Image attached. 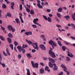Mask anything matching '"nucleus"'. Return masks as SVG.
Instances as JSON below:
<instances>
[{
  "label": "nucleus",
  "instance_id": "obj_1",
  "mask_svg": "<svg viewBox=\"0 0 75 75\" xmlns=\"http://www.w3.org/2000/svg\"><path fill=\"white\" fill-rule=\"evenodd\" d=\"M48 43L49 44H50L52 46V47L53 49H54V46L55 47H57V44L55 42L53 41L52 40H50L48 42Z\"/></svg>",
  "mask_w": 75,
  "mask_h": 75
},
{
  "label": "nucleus",
  "instance_id": "obj_2",
  "mask_svg": "<svg viewBox=\"0 0 75 75\" xmlns=\"http://www.w3.org/2000/svg\"><path fill=\"white\" fill-rule=\"evenodd\" d=\"M49 54L52 58H55L56 57V56H55V54L52 51L50 50L49 52Z\"/></svg>",
  "mask_w": 75,
  "mask_h": 75
},
{
  "label": "nucleus",
  "instance_id": "obj_3",
  "mask_svg": "<svg viewBox=\"0 0 75 75\" xmlns=\"http://www.w3.org/2000/svg\"><path fill=\"white\" fill-rule=\"evenodd\" d=\"M38 21V18H35L34 19V20L33 21V23L35 24L36 25H37L38 26H40V27H41V25L40 24L38 23H37V21Z\"/></svg>",
  "mask_w": 75,
  "mask_h": 75
},
{
  "label": "nucleus",
  "instance_id": "obj_4",
  "mask_svg": "<svg viewBox=\"0 0 75 75\" xmlns=\"http://www.w3.org/2000/svg\"><path fill=\"white\" fill-rule=\"evenodd\" d=\"M33 46L34 49H36L37 50H38V43L36 42L33 43Z\"/></svg>",
  "mask_w": 75,
  "mask_h": 75
},
{
  "label": "nucleus",
  "instance_id": "obj_5",
  "mask_svg": "<svg viewBox=\"0 0 75 75\" xmlns=\"http://www.w3.org/2000/svg\"><path fill=\"white\" fill-rule=\"evenodd\" d=\"M41 4L42 6L41 5V4H40L38 3L37 6L40 8H42V7H43V5H44V3H43V2H41Z\"/></svg>",
  "mask_w": 75,
  "mask_h": 75
},
{
  "label": "nucleus",
  "instance_id": "obj_6",
  "mask_svg": "<svg viewBox=\"0 0 75 75\" xmlns=\"http://www.w3.org/2000/svg\"><path fill=\"white\" fill-rule=\"evenodd\" d=\"M67 52L68 53L67 55L69 57H70L71 58H72L74 57V55H73L72 53H70V52L69 51H68Z\"/></svg>",
  "mask_w": 75,
  "mask_h": 75
},
{
  "label": "nucleus",
  "instance_id": "obj_7",
  "mask_svg": "<svg viewBox=\"0 0 75 75\" xmlns=\"http://www.w3.org/2000/svg\"><path fill=\"white\" fill-rule=\"evenodd\" d=\"M40 48L43 50H45V47L44 46V45H40Z\"/></svg>",
  "mask_w": 75,
  "mask_h": 75
},
{
  "label": "nucleus",
  "instance_id": "obj_8",
  "mask_svg": "<svg viewBox=\"0 0 75 75\" xmlns=\"http://www.w3.org/2000/svg\"><path fill=\"white\" fill-rule=\"evenodd\" d=\"M39 72L40 74H43L44 73V69L43 68H41L39 71Z\"/></svg>",
  "mask_w": 75,
  "mask_h": 75
},
{
  "label": "nucleus",
  "instance_id": "obj_9",
  "mask_svg": "<svg viewBox=\"0 0 75 75\" xmlns=\"http://www.w3.org/2000/svg\"><path fill=\"white\" fill-rule=\"evenodd\" d=\"M48 60L49 61H50V62H51L52 63H55V60L50 58V57H48Z\"/></svg>",
  "mask_w": 75,
  "mask_h": 75
},
{
  "label": "nucleus",
  "instance_id": "obj_10",
  "mask_svg": "<svg viewBox=\"0 0 75 75\" xmlns=\"http://www.w3.org/2000/svg\"><path fill=\"white\" fill-rule=\"evenodd\" d=\"M53 65L54 66L53 69V71H57L58 69V67L56 66L55 64H53Z\"/></svg>",
  "mask_w": 75,
  "mask_h": 75
},
{
  "label": "nucleus",
  "instance_id": "obj_11",
  "mask_svg": "<svg viewBox=\"0 0 75 75\" xmlns=\"http://www.w3.org/2000/svg\"><path fill=\"white\" fill-rule=\"evenodd\" d=\"M12 28L13 26L11 25H8L7 26V28L9 31H11Z\"/></svg>",
  "mask_w": 75,
  "mask_h": 75
},
{
  "label": "nucleus",
  "instance_id": "obj_12",
  "mask_svg": "<svg viewBox=\"0 0 75 75\" xmlns=\"http://www.w3.org/2000/svg\"><path fill=\"white\" fill-rule=\"evenodd\" d=\"M11 8L12 9V10H14V2H12L11 3Z\"/></svg>",
  "mask_w": 75,
  "mask_h": 75
},
{
  "label": "nucleus",
  "instance_id": "obj_13",
  "mask_svg": "<svg viewBox=\"0 0 75 75\" xmlns=\"http://www.w3.org/2000/svg\"><path fill=\"white\" fill-rule=\"evenodd\" d=\"M25 34L27 35H32V32H26L25 33Z\"/></svg>",
  "mask_w": 75,
  "mask_h": 75
},
{
  "label": "nucleus",
  "instance_id": "obj_14",
  "mask_svg": "<svg viewBox=\"0 0 75 75\" xmlns=\"http://www.w3.org/2000/svg\"><path fill=\"white\" fill-rule=\"evenodd\" d=\"M26 56L28 57H29V58H32V55H31L30 53H27L26 54Z\"/></svg>",
  "mask_w": 75,
  "mask_h": 75
},
{
  "label": "nucleus",
  "instance_id": "obj_15",
  "mask_svg": "<svg viewBox=\"0 0 75 75\" xmlns=\"http://www.w3.org/2000/svg\"><path fill=\"white\" fill-rule=\"evenodd\" d=\"M49 66L50 68H53V64L50 62H49Z\"/></svg>",
  "mask_w": 75,
  "mask_h": 75
},
{
  "label": "nucleus",
  "instance_id": "obj_16",
  "mask_svg": "<svg viewBox=\"0 0 75 75\" xmlns=\"http://www.w3.org/2000/svg\"><path fill=\"white\" fill-rule=\"evenodd\" d=\"M47 21L49 23H51L52 22V20H51V18L50 17H48L47 19Z\"/></svg>",
  "mask_w": 75,
  "mask_h": 75
},
{
  "label": "nucleus",
  "instance_id": "obj_17",
  "mask_svg": "<svg viewBox=\"0 0 75 75\" xmlns=\"http://www.w3.org/2000/svg\"><path fill=\"white\" fill-rule=\"evenodd\" d=\"M6 52L7 54L9 55H10V51L8 48L6 49Z\"/></svg>",
  "mask_w": 75,
  "mask_h": 75
},
{
  "label": "nucleus",
  "instance_id": "obj_18",
  "mask_svg": "<svg viewBox=\"0 0 75 75\" xmlns=\"http://www.w3.org/2000/svg\"><path fill=\"white\" fill-rule=\"evenodd\" d=\"M49 67H48L46 66L45 68V71H47L48 72H50V70L48 69Z\"/></svg>",
  "mask_w": 75,
  "mask_h": 75
},
{
  "label": "nucleus",
  "instance_id": "obj_19",
  "mask_svg": "<svg viewBox=\"0 0 75 75\" xmlns=\"http://www.w3.org/2000/svg\"><path fill=\"white\" fill-rule=\"evenodd\" d=\"M7 40L9 44H11V38H7Z\"/></svg>",
  "mask_w": 75,
  "mask_h": 75
},
{
  "label": "nucleus",
  "instance_id": "obj_20",
  "mask_svg": "<svg viewBox=\"0 0 75 75\" xmlns=\"http://www.w3.org/2000/svg\"><path fill=\"white\" fill-rule=\"evenodd\" d=\"M72 17L73 20L75 21V13H74L73 14H72Z\"/></svg>",
  "mask_w": 75,
  "mask_h": 75
},
{
  "label": "nucleus",
  "instance_id": "obj_21",
  "mask_svg": "<svg viewBox=\"0 0 75 75\" xmlns=\"http://www.w3.org/2000/svg\"><path fill=\"white\" fill-rule=\"evenodd\" d=\"M64 18H66V19L67 20V21H68L69 20V16H64Z\"/></svg>",
  "mask_w": 75,
  "mask_h": 75
},
{
  "label": "nucleus",
  "instance_id": "obj_22",
  "mask_svg": "<svg viewBox=\"0 0 75 75\" xmlns=\"http://www.w3.org/2000/svg\"><path fill=\"white\" fill-rule=\"evenodd\" d=\"M26 42H27L28 43V44H29L30 45V44H32V42H31L30 40H28L27 39L26 40Z\"/></svg>",
  "mask_w": 75,
  "mask_h": 75
},
{
  "label": "nucleus",
  "instance_id": "obj_23",
  "mask_svg": "<svg viewBox=\"0 0 75 75\" xmlns=\"http://www.w3.org/2000/svg\"><path fill=\"white\" fill-rule=\"evenodd\" d=\"M71 26L73 30H75V25L73 23L71 24Z\"/></svg>",
  "mask_w": 75,
  "mask_h": 75
},
{
  "label": "nucleus",
  "instance_id": "obj_24",
  "mask_svg": "<svg viewBox=\"0 0 75 75\" xmlns=\"http://www.w3.org/2000/svg\"><path fill=\"white\" fill-rule=\"evenodd\" d=\"M31 64H32V65L33 68H35V65H34V62L33 61H31Z\"/></svg>",
  "mask_w": 75,
  "mask_h": 75
},
{
  "label": "nucleus",
  "instance_id": "obj_25",
  "mask_svg": "<svg viewBox=\"0 0 75 75\" xmlns=\"http://www.w3.org/2000/svg\"><path fill=\"white\" fill-rule=\"evenodd\" d=\"M62 8L61 7H59V8L58 9V12H60V13H61V12L62 11Z\"/></svg>",
  "mask_w": 75,
  "mask_h": 75
},
{
  "label": "nucleus",
  "instance_id": "obj_26",
  "mask_svg": "<svg viewBox=\"0 0 75 75\" xmlns=\"http://www.w3.org/2000/svg\"><path fill=\"white\" fill-rule=\"evenodd\" d=\"M0 39L2 40V41H5V39L2 36H0Z\"/></svg>",
  "mask_w": 75,
  "mask_h": 75
},
{
  "label": "nucleus",
  "instance_id": "obj_27",
  "mask_svg": "<svg viewBox=\"0 0 75 75\" xmlns=\"http://www.w3.org/2000/svg\"><path fill=\"white\" fill-rule=\"evenodd\" d=\"M8 36L9 37H10V38H13V35H12V34L11 33H9L8 35Z\"/></svg>",
  "mask_w": 75,
  "mask_h": 75
},
{
  "label": "nucleus",
  "instance_id": "obj_28",
  "mask_svg": "<svg viewBox=\"0 0 75 75\" xmlns=\"http://www.w3.org/2000/svg\"><path fill=\"white\" fill-rule=\"evenodd\" d=\"M61 67L62 68H63V69H67V68L64 65L62 64H61Z\"/></svg>",
  "mask_w": 75,
  "mask_h": 75
},
{
  "label": "nucleus",
  "instance_id": "obj_29",
  "mask_svg": "<svg viewBox=\"0 0 75 75\" xmlns=\"http://www.w3.org/2000/svg\"><path fill=\"white\" fill-rule=\"evenodd\" d=\"M19 18L21 20V22L22 23H24V21H23V18H22V17H21V16H19Z\"/></svg>",
  "mask_w": 75,
  "mask_h": 75
},
{
  "label": "nucleus",
  "instance_id": "obj_30",
  "mask_svg": "<svg viewBox=\"0 0 75 75\" xmlns=\"http://www.w3.org/2000/svg\"><path fill=\"white\" fill-rule=\"evenodd\" d=\"M42 16L46 20V21H47V19H48V18H47V17L45 15H42Z\"/></svg>",
  "mask_w": 75,
  "mask_h": 75
},
{
  "label": "nucleus",
  "instance_id": "obj_31",
  "mask_svg": "<svg viewBox=\"0 0 75 75\" xmlns=\"http://www.w3.org/2000/svg\"><path fill=\"white\" fill-rule=\"evenodd\" d=\"M57 17H59V18H61V14H60L59 13H57Z\"/></svg>",
  "mask_w": 75,
  "mask_h": 75
},
{
  "label": "nucleus",
  "instance_id": "obj_32",
  "mask_svg": "<svg viewBox=\"0 0 75 75\" xmlns=\"http://www.w3.org/2000/svg\"><path fill=\"white\" fill-rule=\"evenodd\" d=\"M10 48H11L12 50H13V45L12 44L9 45Z\"/></svg>",
  "mask_w": 75,
  "mask_h": 75
},
{
  "label": "nucleus",
  "instance_id": "obj_33",
  "mask_svg": "<svg viewBox=\"0 0 75 75\" xmlns=\"http://www.w3.org/2000/svg\"><path fill=\"white\" fill-rule=\"evenodd\" d=\"M14 44L15 46H16L18 45V42H17L15 41L14 42Z\"/></svg>",
  "mask_w": 75,
  "mask_h": 75
},
{
  "label": "nucleus",
  "instance_id": "obj_34",
  "mask_svg": "<svg viewBox=\"0 0 75 75\" xmlns=\"http://www.w3.org/2000/svg\"><path fill=\"white\" fill-rule=\"evenodd\" d=\"M34 14V11L33 10H31L30 11V14Z\"/></svg>",
  "mask_w": 75,
  "mask_h": 75
},
{
  "label": "nucleus",
  "instance_id": "obj_35",
  "mask_svg": "<svg viewBox=\"0 0 75 75\" xmlns=\"http://www.w3.org/2000/svg\"><path fill=\"white\" fill-rule=\"evenodd\" d=\"M11 30L13 33H14V32L16 31V29H15L13 27L11 29Z\"/></svg>",
  "mask_w": 75,
  "mask_h": 75
},
{
  "label": "nucleus",
  "instance_id": "obj_36",
  "mask_svg": "<svg viewBox=\"0 0 75 75\" xmlns=\"http://www.w3.org/2000/svg\"><path fill=\"white\" fill-rule=\"evenodd\" d=\"M2 61V57L1 54H0V64H1V61Z\"/></svg>",
  "mask_w": 75,
  "mask_h": 75
},
{
  "label": "nucleus",
  "instance_id": "obj_37",
  "mask_svg": "<svg viewBox=\"0 0 75 75\" xmlns=\"http://www.w3.org/2000/svg\"><path fill=\"white\" fill-rule=\"evenodd\" d=\"M67 49V48H66V47L65 46H63L62 47V50L63 51H65V50Z\"/></svg>",
  "mask_w": 75,
  "mask_h": 75
},
{
  "label": "nucleus",
  "instance_id": "obj_38",
  "mask_svg": "<svg viewBox=\"0 0 75 75\" xmlns=\"http://www.w3.org/2000/svg\"><path fill=\"white\" fill-rule=\"evenodd\" d=\"M66 58L67 61H70L71 60V59H70V58L69 57H66Z\"/></svg>",
  "mask_w": 75,
  "mask_h": 75
},
{
  "label": "nucleus",
  "instance_id": "obj_39",
  "mask_svg": "<svg viewBox=\"0 0 75 75\" xmlns=\"http://www.w3.org/2000/svg\"><path fill=\"white\" fill-rule=\"evenodd\" d=\"M2 7L3 8H6V5L5 4H3Z\"/></svg>",
  "mask_w": 75,
  "mask_h": 75
},
{
  "label": "nucleus",
  "instance_id": "obj_40",
  "mask_svg": "<svg viewBox=\"0 0 75 75\" xmlns=\"http://www.w3.org/2000/svg\"><path fill=\"white\" fill-rule=\"evenodd\" d=\"M57 43L59 45V46H60L61 47V46H62V44H61V42L60 41H58Z\"/></svg>",
  "mask_w": 75,
  "mask_h": 75
},
{
  "label": "nucleus",
  "instance_id": "obj_41",
  "mask_svg": "<svg viewBox=\"0 0 75 75\" xmlns=\"http://www.w3.org/2000/svg\"><path fill=\"white\" fill-rule=\"evenodd\" d=\"M35 67H36L37 68H38V63H35Z\"/></svg>",
  "mask_w": 75,
  "mask_h": 75
},
{
  "label": "nucleus",
  "instance_id": "obj_42",
  "mask_svg": "<svg viewBox=\"0 0 75 75\" xmlns=\"http://www.w3.org/2000/svg\"><path fill=\"white\" fill-rule=\"evenodd\" d=\"M15 20H16V23L17 24H18V23H20V21H18V18L16 19Z\"/></svg>",
  "mask_w": 75,
  "mask_h": 75
},
{
  "label": "nucleus",
  "instance_id": "obj_43",
  "mask_svg": "<svg viewBox=\"0 0 75 75\" xmlns=\"http://www.w3.org/2000/svg\"><path fill=\"white\" fill-rule=\"evenodd\" d=\"M26 70L27 71V75L28 74H31L30 72V70H29V69H26Z\"/></svg>",
  "mask_w": 75,
  "mask_h": 75
},
{
  "label": "nucleus",
  "instance_id": "obj_44",
  "mask_svg": "<svg viewBox=\"0 0 75 75\" xmlns=\"http://www.w3.org/2000/svg\"><path fill=\"white\" fill-rule=\"evenodd\" d=\"M22 5H21L19 6V8L20 10H21L23 9V6Z\"/></svg>",
  "mask_w": 75,
  "mask_h": 75
},
{
  "label": "nucleus",
  "instance_id": "obj_45",
  "mask_svg": "<svg viewBox=\"0 0 75 75\" xmlns=\"http://www.w3.org/2000/svg\"><path fill=\"white\" fill-rule=\"evenodd\" d=\"M7 15L8 17H11V15L10 13H8L7 14Z\"/></svg>",
  "mask_w": 75,
  "mask_h": 75
},
{
  "label": "nucleus",
  "instance_id": "obj_46",
  "mask_svg": "<svg viewBox=\"0 0 75 75\" xmlns=\"http://www.w3.org/2000/svg\"><path fill=\"white\" fill-rule=\"evenodd\" d=\"M26 11H27V12H28V13H29V12L30 11V10L28 9V8H26Z\"/></svg>",
  "mask_w": 75,
  "mask_h": 75
},
{
  "label": "nucleus",
  "instance_id": "obj_47",
  "mask_svg": "<svg viewBox=\"0 0 75 75\" xmlns=\"http://www.w3.org/2000/svg\"><path fill=\"white\" fill-rule=\"evenodd\" d=\"M64 44H66L67 45H69V43H67V42L66 41H64Z\"/></svg>",
  "mask_w": 75,
  "mask_h": 75
},
{
  "label": "nucleus",
  "instance_id": "obj_48",
  "mask_svg": "<svg viewBox=\"0 0 75 75\" xmlns=\"http://www.w3.org/2000/svg\"><path fill=\"white\" fill-rule=\"evenodd\" d=\"M3 53L4 55H5V56H8V55H7V53H6L5 52H4V51H3Z\"/></svg>",
  "mask_w": 75,
  "mask_h": 75
},
{
  "label": "nucleus",
  "instance_id": "obj_49",
  "mask_svg": "<svg viewBox=\"0 0 75 75\" xmlns=\"http://www.w3.org/2000/svg\"><path fill=\"white\" fill-rule=\"evenodd\" d=\"M22 51L23 54H24V53H25V49H24V48L22 49Z\"/></svg>",
  "mask_w": 75,
  "mask_h": 75
},
{
  "label": "nucleus",
  "instance_id": "obj_50",
  "mask_svg": "<svg viewBox=\"0 0 75 75\" xmlns=\"http://www.w3.org/2000/svg\"><path fill=\"white\" fill-rule=\"evenodd\" d=\"M18 57L19 59H20V58H21V55L20 54H18Z\"/></svg>",
  "mask_w": 75,
  "mask_h": 75
},
{
  "label": "nucleus",
  "instance_id": "obj_51",
  "mask_svg": "<svg viewBox=\"0 0 75 75\" xmlns=\"http://www.w3.org/2000/svg\"><path fill=\"white\" fill-rule=\"evenodd\" d=\"M1 65H2V67H4H4H6V65H5L4 64V63H2V64L1 63V64H0Z\"/></svg>",
  "mask_w": 75,
  "mask_h": 75
},
{
  "label": "nucleus",
  "instance_id": "obj_52",
  "mask_svg": "<svg viewBox=\"0 0 75 75\" xmlns=\"http://www.w3.org/2000/svg\"><path fill=\"white\" fill-rule=\"evenodd\" d=\"M70 38H71V39H72V40H75V37H74L72 36H70Z\"/></svg>",
  "mask_w": 75,
  "mask_h": 75
},
{
  "label": "nucleus",
  "instance_id": "obj_53",
  "mask_svg": "<svg viewBox=\"0 0 75 75\" xmlns=\"http://www.w3.org/2000/svg\"><path fill=\"white\" fill-rule=\"evenodd\" d=\"M17 48L18 50H19L20 49H21L22 48H21V47L20 46H18L17 47Z\"/></svg>",
  "mask_w": 75,
  "mask_h": 75
},
{
  "label": "nucleus",
  "instance_id": "obj_54",
  "mask_svg": "<svg viewBox=\"0 0 75 75\" xmlns=\"http://www.w3.org/2000/svg\"><path fill=\"white\" fill-rule=\"evenodd\" d=\"M32 27H33V28H37V26L35 25H31Z\"/></svg>",
  "mask_w": 75,
  "mask_h": 75
},
{
  "label": "nucleus",
  "instance_id": "obj_55",
  "mask_svg": "<svg viewBox=\"0 0 75 75\" xmlns=\"http://www.w3.org/2000/svg\"><path fill=\"white\" fill-rule=\"evenodd\" d=\"M0 27H1L2 30L3 31H4V30H5V28H4L3 27V26H2V25H0Z\"/></svg>",
  "mask_w": 75,
  "mask_h": 75
},
{
  "label": "nucleus",
  "instance_id": "obj_56",
  "mask_svg": "<svg viewBox=\"0 0 75 75\" xmlns=\"http://www.w3.org/2000/svg\"><path fill=\"white\" fill-rule=\"evenodd\" d=\"M40 38H45V37H44V35H40Z\"/></svg>",
  "mask_w": 75,
  "mask_h": 75
},
{
  "label": "nucleus",
  "instance_id": "obj_57",
  "mask_svg": "<svg viewBox=\"0 0 75 75\" xmlns=\"http://www.w3.org/2000/svg\"><path fill=\"white\" fill-rule=\"evenodd\" d=\"M23 48H26V47H27V45H23Z\"/></svg>",
  "mask_w": 75,
  "mask_h": 75
},
{
  "label": "nucleus",
  "instance_id": "obj_58",
  "mask_svg": "<svg viewBox=\"0 0 75 75\" xmlns=\"http://www.w3.org/2000/svg\"><path fill=\"white\" fill-rule=\"evenodd\" d=\"M56 26L57 27H58V28H60V27H61V28H62V27L60 25L57 24L56 25Z\"/></svg>",
  "mask_w": 75,
  "mask_h": 75
},
{
  "label": "nucleus",
  "instance_id": "obj_59",
  "mask_svg": "<svg viewBox=\"0 0 75 75\" xmlns=\"http://www.w3.org/2000/svg\"><path fill=\"white\" fill-rule=\"evenodd\" d=\"M40 64L42 66H45V64L42 62H40Z\"/></svg>",
  "mask_w": 75,
  "mask_h": 75
},
{
  "label": "nucleus",
  "instance_id": "obj_60",
  "mask_svg": "<svg viewBox=\"0 0 75 75\" xmlns=\"http://www.w3.org/2000/svg\"><path fill=\"white\" fill-rule=\"evenodd\" d=\"M55 20H56L57 21H58V22H59L60 21H59V20L58 19V18H57V17H55Z\"/></svg>",
  "mask_w": 75,
  "mask_h": 75
},
{
  "label": "nucleus",
  "instance_id": "obj_61",
  "mask_svg": "<svg viewBox=\"0 0 75 75\" xmlns=\"http://www.w3.org/2000/svg\"><path fill=\"white\" fill-rule=\"evenodd\" d=\"M43 59L44 60H47L48 58L45 57H43Z\"/></svg>",
  "mask_w": 75,
  "mask_h": 75
},
{
  "label": "nucleus",
  "instance_id": "obj_62",
  "mask_svg": "<svg viewBox=\"0 0 75 75\" xmlns=\"http://www.w3.org/2000/svg\"><path fill=\"white\" fill-rule=\"evenodd\" d=\"M49 16L50 17H52V15L51 13L49 14Z\"/></svg>",
  "mask_w": 75,
  "mask_h": 75
},
{
  "label": "nucleus",
  "instance_id": "obj_63",
  "mask_svg": "<svg viewBox=\"0 0 75 75\" xmlns=\"http://www.w3.org/2000/svg\"><path fill=\"white\" fill-rule=\"evenodd\" d=\"M63 75V72L61 71L60 72V73L58 75Z\"/></svg>",
  "mask_w": 75,
  "mask_h": 75
},
{
  "label": "nucleus",
  "instance_id": "obj_64",
  "mask_svg": "<svg viewBox=\"0 0 75 75\" xmlns=\"http://www.w3.org/2000/svg\"><path fill=\"white\" fill-rule=\"evenodd\" d=\"M46 11H47V12H48V13H50V12L51 11V10L50 9H47V10Z\"/></svg>",
  "mask_w": 75,
  "mask_h": 75
}]
</instances>
